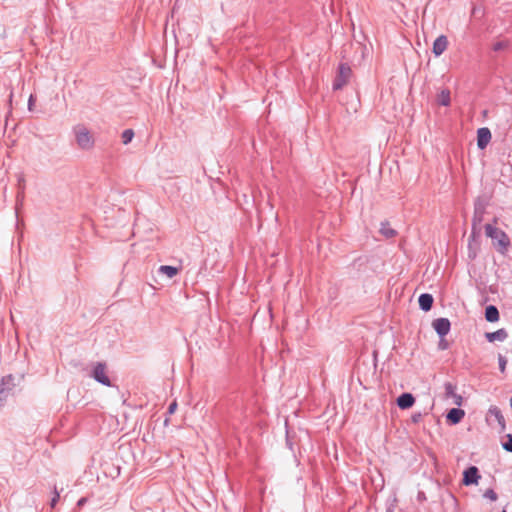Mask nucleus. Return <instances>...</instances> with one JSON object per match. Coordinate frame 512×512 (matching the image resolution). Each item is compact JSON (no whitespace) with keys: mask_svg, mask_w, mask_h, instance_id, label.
Listing matches in <instances>:
<instances>
[{"mask_svg":"<svg viewBox=\"0 0 512 512\" xmlns=\"http://www.w3.org/2000/svg\"><path fill=\"white\" fill-rule=\"evenodd\" d=\"M465 416V411L460 408H452L446 415V421L451 425H456L462 421Z\"/></svg>","mask_w":512,"mask_h":512,"instance_id":"11","label":"nucleus"},{"mask_svg":"<svg viewBox=\"0 0 512 512\" xmlns=\"http://www.w3.org/2000/svg\"><path fill=\"white\" fill-rule=\"evenodd\" d=\"M485 233L487 237L491 238L492 245L498 253L505 255L508 252L511 241L505 231L491 224H486Z\"/></svg>","mask_w":512,"mask_h":512,"instance_id":"1","label":"nucleus"},{"mask_svg":"<svg viewBox=\"0 0 512 512\" xmlns=\"http://www.w3.org/2000/svg\"><path fill=\"white\" fill-rule=\"evenodd\" d=\"M485 319L488 322H496L499 320L498 308L494 305H489L485 309Z\"/></svg>","mask_w":512,"mask_h":512,"instance_id":"16","label":"nucleus"},{"mask_svg":"<svg viewBox=\"0 0 512 512\" xmlns=\"http://www.w3.org/2000/svg\"><path fill=\"white\" fill-rule=\"evenodd\" d=\"M419 417H420V414H418L417 416H413V421L417 422Z\"/></svg>","mask_w":512,"mask_h":512,"instance_id":"32","label":"nucleus"},{"mask_svg":"<svg viewBox=\"0 0 512 512\" xmlns=\"http://www.w3.org/2000/svg\"><path fill=\"white\" fill-rule=\"evenodd\" d=\"M34 103H35V97L33 95H30L29 100H28L29 111H33Z\"/></svg>","mask_w":512,"mask_h":512,"instance_id":"30","label":"nucleus"},{"mask_svg":"<svg viewBox=\"0 0 512 512\" xmlns=\"http://www.w3.org/2000/svg\"><path fill=\"white\" fill-rule=\"evenodd\" d=\"M492 135L487 127H482L477 130V146L479 149L487 147L491 141Z\"/></svg>","mask_w":512,"mask_h":512,"instance_id":"9","label":"nucleus"},{"mask_svg":"<svg viewBox=\"0 0 512 512\" xmlns=\"http://www.w3.org/2000/svg\"><path fill=\"white\" fill-rule=\"evenodd\" d=\"M352 69L347 63H341L333 81V90H341L350 80Z\"/></svg>","mask_w":512,"mask_h":512,"instance_id":"3","label":"nucleus"},{"mask_svg":"<svg viewBox=\"0 0 512 512\" xmlns=\"http://www.w3.org/2000/svg\"><path fill=\"white\" fill-rule=\"evenodd\" d=\"M180 270L181 268L178 267L161 265L158 269V272L160 274L166 275L168 278H173L179 273Z\"/></svg>","mask_w":512,"mask_h":512,"instance_id":"17","label":"nucleus"},{"mask_svg":"<svg viewBox=\"0 0 512 512\" xmlns=\"http://www.w3.org/2000/svg\"><path fill=\"white\" fill-rule=\"evenodd\" d=\"M450 91L448 89H443L438 93L437 95V103L442 106H449L450 105Z\"/></svg>","mask_w":512,"mask_h":512,"instance_id":"19","label":"nucleus"},{"mask_svg":"<svg viewBox=\"0 0 512 512\" xmlns=\"http://www.w3.org/2000/svg\"><path fill=\"white\" fill-rule=\"evenodd\" d=\"M415 398L411 393H402L397 398V405L400 409H408L413 406Z\"/></svg>","mask_w":512,"mask_h":512,"instance_id":"12","label":"nucleus"},{"mask_svg":"<svg viewBox=\"0 0 512 512\" xmlns=\"http://www.w3.org/2000/svg\"><path fill=\"white\" fill-rule=\"evenodd\" d=\"M456 385L451 382L444 383V398H453L456 395Z\"/></svg>","mask_w":512,"mask_h":512,"instance_id":"20","label":"nucleus"},{"mask_svg":"<svg viewBox=\"0 0 512 512\" xmlns=\"http://www.w3.org/2000/svg\"><path fill=\"white\" fill-rule=\"evenodd\" d=\"M86 502H87V498L82 497V498H80V499L78 500V502H77V506H78V507H82Z\"/></svg>","mask_w":512,"mask_h":512,"instance_id":"31","label":"nucleus"},{"mask_svg":"<svg viewBox=\"0 0 512 512\" xmlns=\"http://www.w3.org/2000/svg\"><path fill=\"white\" fill-rule=\"evenodd\" d=\"M73 133L78 147L82 150H91L94 147L95 139L88 128L83 124L73 127Z\"/></svg>","mask_w":512,"mask_h":512,"instance_id":"2","label":"nucleus"},{"mask_svg":"<svg viewBox=\"0 0 512 512\" xmlns=\"http://www.w3.org/2000/svg\"><path fill=\"white\" fill-rule=\"evenodd\" d=\"M501 512H506V510H505V509H503Z\"/></svg>","mask_w":512,"mask_h":512,"instance_id":"34","label":"nucleus"},{"mask_svg":"<svg viewBox=\"0 0 512 512\" xmlns=\"http://www.w3.org/2000/svg\"><path fill=\"white\" fill-rule=\"evenodd\" d=\"M134 137V131L132 129H126L122 132L121 139L122 143L127 145L132 141Z\"/></svg>","mask_w":512,"mask_h":512,"instance_id":"22","label":"nucleus"},{"mask_svg":"<svg viewBox=\"0 0 512 512\" xmlns=\"http://www.w3.org/2000/svg\"><path fill=\"white\" fill-rule=\"evenodd\" d=\"M484 497L491 501H496L498 498L497 493L493 489H487L484 493Z\"/></svg>","mask_w":512,"mask_h":512,"instance_id":"26","label":"nucleus"},{"mask_svg":"<svg viewBox=\"0 0 512 512\" xmlns=\"http://www.w3.org/2000/svg\"><path fill=\"white\" fill-rule=\"evenodd\" d=\"M106 370H107V365L105 362H97L94 365L90 376L98 383H100L104 386H107V387H111L112 386L111 380L107 376Z\"/></svg>","mask_w":512,"mask_h":512,"instance_id":"5","label":"nucleus"},{"mask_svg":"<svg viewBox=\"0 0 512 512\" xmlns=\"http://www.w3.org/2000/svg\"><path fill=\"white\" fill-rule=\"evenodd\" d=\"M498 363H499V369L502 373L505 372L506 370V365H507V359L505 356H503L502 354H499L498 355Z\"/></svg>","mask_w":512,"mask_h":512,"instance_id":"24","label":"nucleus"},{"mask_svg":"<svg viewBox=\"0 0 512 512\" xmlns=\"http://www.w3.org/2000/svg\"><path fill=\"white\" fill-rule=\"evenodd\" d=\"M489 414L491 416H494V418L496 419V421L498 422V424L501 428V431H504L506 428V423H505V418H504L501 410L496 406H492L489 409Z\"/></svg>","mask_w":512,"mask_h":512,"instance_id":"15","label":"nucleus"},{"mask_svg":"<svg viewBox=\"0 0 512 512\" xmlns=\"http://www.w3.org/2000/svg\"><path fill=\"white\" fill-rule=\"evenodd\" d=\"M448 347H449L448 342L444 339V337L441 338L439 343H438V348L440 350H446V349H448Z\"/></svg>","mask_w":512,"mask_h":512,"instance_id":"28","label":"nucleus"},{"mask_svg":"<svg viewBox=\"0 0 512 512\" xmlns=\"http://www.w3.org/2000/svg\"><path fill=\"white\" fill-rule=\"evenodd\" d=\"M177 408V402L176 401H173L172 403H170V405L168 406V409H167V413L168 414H173L175 412Z\"/></svg>","mask_w":512,"mask_h":512,"instance_id":"29","label":"nucleus"},{"mask_svg":"<svg viewBox=\"0 0 512 512\" xmlns=\"http://www.w3.org/2000/svg\"><path fill=\"white\" fill-rule=\"evenodd\" d=\"M509 45L510 43L508 40H499L492 45V50L494 52H501L506 50L509 47Z\"/></svg>","mask_w":512,"mask_h":512,"instance_id":"21","label":"nucleus"},{"mask_svg":"<svg viewBox=\"0 0 512 512\" xmlns=\"http://www.w3.org/2000/svg\"><path fill=\"white\" fill-rule=\"evenodd\" d=\"M14 387V377L11 374L2 377L0 381V406L5 403Z\"/></svg>","mask_w":512,"mask_h":512,"instance_id":"6","label":"nucleus"},{"mask_svg":"<svg viewBox=\"0 0 512 512\" xmlns=\"http://www.w3.org/2000/svg\"><path fill=\"white\" fill-rule=\"evenodd\" d=\"M470 258H475V253L473 255L469 254Z\"/></svg>","mask_w":512,"mask_h":512,"instance_id":"33","label":"nucleus"},{"mask_svg":"<svg viewBox=\"0 0 512 512\" xmlns=\"http://www.w3.org/2000/svg\"><path fill=\"white\" fill-rule=\"evenodd\" d=\"M448 47V38L445 35L438 36L434 43L432 52L436 57L441 56Z\"/></svg>","mask_w":512,"mask_h":512,"instance_id":"10","label":"nucleus"},{"mask_svg":"<svg viewBox=\"0 0 512 512\" xmlns=\"http://www.w3.org/2000/svg\"><path fill=\"white\" fill-rule=\"evenodd\" d=\"M433 296L429 293H423L418 298L419 307L421 310L428 312L433 306Z\"/></svg>","mask_w":512,"mask_h":512,"instance_id":"13","label":"nucleus"},{"mask_svg":"<svg viewBox=\"0 0 512 512\" xmlns=\"http://www.w3.org/2000/svg\"><path fill=\"white\" fill-rule=\"evenodd\" d=\"M432 325L440 338L446 336L449 333L451 327V323L447 318L435 319Z\"/></svg>","mask_w":512,"mask_h":512,"instance_id":"8","label":"nucleus"},{"mask_svg":"<svg viewBox=\"0 0 512 512\" xmlns=\"http://www.w3.org/2000/svg\"><path fill=\"white\" fill-rule=\"evenodd\" d=\"M453 404L460 407L463 404V397L456 393V395L452 398Z\"/></svg>","mask_w":512,"mask_h":512,"instance_id":"27","label":"nucleus"},{"mask_svg":"<svg viewBox=\"0 0 512 512\" xmlns=\"http://www.w3.org/2000/svg\"><path fill=\"white\" fill-rule=\"evenodd\" d=\"M480 477L478 468L476 466H470L463 472L462 483L465 486L477 485Z\"/></svg>","mask_w":512,"mask_h":512,"instance_id":"7","label":"nucleus"},{"mask_svg":"<svg viewBox=\"0 0 512 512\" xmlns=\"http://www.w3.org/2000/svg\"><path fill=\"white\" fill-rule=\"evenodd\" d=\"M485 213V206L480 201V199H477L474 203V215L472 219V233L469 239V248H472V243L475 241L476 236V229L477 226H479L483 220V216Z\"/></svg>","mask_w":512,"mask_h":512,"instance_id":"4","label":"nucleus"},{"mask_svg":"<svg viewBox=\"0 0 512 512\" xmlns=\"http://www.w3.org/2000/svg\"><path fill=\"white\" fill-rule=\"evenodd\" d=\"M508 337V333L504 328L498 329L494 332L485 333V338L489 342L504 341Z\"/></svg>","mask_w":512,"mask_h":512,"instance_id":"14","label":"nucleus"},{"mask_svg":"<svg viewBox=\"0 0 512 512\" xmlns=\"http://www.w3.org/2000/svg\"><path fill=\"white\" fill-rule=\"evenodd\" d=\"M380 233L385 238H388V239L389 238H393V237H395L397 235L396 230L391 228L390 223L388 221L381 222Z\"/></svg>","mask_w":512,"mask_h":512,"instance_id":"18","label":"nucleus"},{"mask_svg":"<svg viewBox=\"0 0 512 512\" xmlns=\"http://www.w3.org/2000/svg\"><path fill=\"white\" fill-rule=\"evenodd\" d=\"M502 447L507 452L512 453V434L506 435V441L502 443Z\"/></svg>","mask_w":512,"mask_h":512,"instance_id":"23","label":"nucleus"},{"mask_svg":"<svg viewBox=\"0 0 512 512\" xmlns=\"http://www.w3.org/2000/svg\"><path fill=\"white\" fill-rule=\"evenodd\" d=\"M53 493H54V496L52 497V499L50 501V507L51 508H54L56 506V504H57V502L59 501V498H60V493L57 490L56 486H54Z\"/></svg>","mask_w":512,"mask_h":512,"instance_id":"25","label":"nucleus"}]
</instances>
